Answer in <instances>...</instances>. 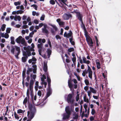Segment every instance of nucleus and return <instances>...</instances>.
Returning <instances> with one entry per match:
<instances>
[{
	"label": "nucleus",
	"instance_id": "nucleus-1",
	"mask_svg": "<svg viewBox=\"0 0 121 121\" xmlns=\"http://www.w3.org/2000/svg\"><path fill=\"white\" fill-rule=\"evenodd\" d=\"M11 49L10 52L11 54L14 55V56L16 58L18 59V56L21 52L20 48L19 47L17 46H13L12 45L11 46Z\"/></svg>",
	"mask_w": 121,
	"mask_h": 121
},
{
	"label": "nucleus",
	"instance_id": "nucleus-2",
	"mask_svg": "<svg viewBox=\"0 0 121 121\" xmlns=\"http://www.w3.org/2000/svg\"><path fill=\"white\" fill-rule=\"evenodd\" d=\"M83 17V16H82V17H81L78 19L81 22V24L80 25L81 27L84 30V32L85 33L84 35L86 38V40L87 43L88 44H89V43L87 39V35L86 34H88V32L86 30L85 25L83 22L82 20Z\"/></svg>",
	"mask_w": 121,
	"mask_h": 121
},
{
	"label": "nucleus",
	"instance_id": "nucleus-3",
	"mask_svg": "<svg viewBox=\"0 0 121 121\" xmlns=\"http://www.w3.org/2000/svg\"><path fill=\"white\" fill-rule=\"evenodd\" d=\"M32 68H30L28 66L27 69L26 71V74L27 76H29L30 73L33 71L34 74H36L37 73V66L36 65H32Z\"/></svg>",
	"mask_w": 121,
	"mask_h": 121
},
{
	"label": "nucleus",
	"instance_id": "nucleus-4",
	"mask_svg": "<svg viewBox=\"0 0 121 121\" xmlns=\"http://www.w3.org/2000/svg\"><path fill=\"white\" fill-rule=\"evenodd\" d=\"M48 25L52 27V28H50L51 33L52 35H55L56 32L58 30L57 27L55 25H52L50 23H49Z\"/></svg>",
	"mask_w": 121,
	"mask_h": 121
},
{
	"label": "nucleus",
	"instance_id": "nucleus-5",
	"mask_svg": "<svg viewBox=\"0 0 121 121\" xmlns=\"http://www.w3.org/2000/svg\"><path fill=\"white\" fill-rule=\"evenodd\" d=\"M73 94H69L68 95V98L67 101L68 103L73 104L74 102V99L73 98Z\"/></svg>",
	"mask_w": 121,
	"mask_h": 121
},
{
	"label": "nucleus",
	"instance_id": "nucleus-6",
	"mask_svg": "<svg viewBox=\"0 0 121 121\" xmlns=\"http://www.w3.org/2000/svg\"><path fill=\"white\" fill-rule=\"evenodd\" d=\"M72 16L71 14L67 12L64 14L63 16V18L65 20H67L69 19L70 17L71 18Z\"/></svg>",
	"mask_w": 121,
	"mask_h": 121
},
{
	"label": "nucleus",
	"instance_id": "nucleus-7",
	"mask_svg": "<svg viewBox=\"0 0 121 121\" xmlns=\"http://www.w3.org/2000/svg\"><path fill=\"white\" fill-rule=\"evenodd\" d=\"M65 111L66 114L70 115L72 111V108H70L69 106H67L66 107Z\"/></svg>",
	"mask_w": 121,
	"mask_h": 121
},
{
	"label": "nucleus",
	"instance_id": "nucleus-8",
	"mask_svg": "<svg viewBox=\"0 0 121 121\" xmlns=\"http://www.w3.org/2000/svg\"><path fill=\"white\" fill-rule=\"evenodd\" d=\"M43 69L44 72V74H48L47 72L48 66L47 63L45 62H43Z\"/></svg>",
	"mask_w": 121,
	"mask_h": 121
},
{
	"label": "nucleus",
	"instance_id": "nucleus-9",
	"mask_svg": "<svg viewBox=\"0 0 121 121\" xmlns=\"http://www.w3.org/2000/svg\"><path fill=\"white\" fill-rule=\"evenodd\" d=\"M77 10V9L74 10L73 11L74 12V13H75L76 14V17L77 18V19H78L81 17H82L83 16L82 14L80 13V12L76 11Z\"/></svg>",
	"mask_w": 121,
	"mask_h": 121
},
{
	"label": "nucleus",
	"instance_id": "nucleus-10",
	"mask_svg": "<svg viewBox=\"0 0 121 121\" xmlns=\"http://www.w3.org/2000/svg\"><path fill=\"white\" fill-rule=\"evenodd\" d=\"M23 38L22 36H19L16 39L15 41L17 43L20 44L21 42V40H22Z\"/></svg>",
	"mask_w": 121,
	"mask_h": 121
},
{
	"label": "nucleus",
	"instance_id": "nucleus-11",
	"mask_svg": "<svg viewBox=\"0 0 121 121\" xmlns=\"http://www.w3.org/2000/svg\"><path fill=\"white\" fill-rule=\"evenodd\" d=\"M48 90L47 92L46 96L47 97H49L52 94V90H49L47 89Z\"/></svg>",
	"mask_w": 121,
	"mask_h": 121
},
{
	"label": "nucleus",
	"instance_id": "nucleus-12",
	"mask_svg": "<svg viewBox=\"0 0 121 121\" xmlns=\"http://www.w3.org/2000/svg\"><path fill=\"white\" fill-rule=\"evenodd\" d=\"M68 86L69 88L70 87H72L73 86V84L72 83L71 80V79H69L68 80Z\"/></svg>",
	"mask_w": 121,
	"mask_h": 121
},
{
	"label": "nucleus",
	"instance_id": "nucleus-13",
	"mask_svg": "<svg viewBox=\"0 0 121 121\" xmlns=\"http://www.w3.org/2000/svg\"><path fill=\"white\" fill-rule=\"evenodd\" d=\"M70 115L69 114H67L65 113L64 114L63 118V120H65L66 119H68Z\"/></svg>",
	"mask_w": 121,
	"mask_h": 121
},
{
	"label": "nucleus",
	"instance_id": "nucleus-14",
	"mask_svg": "<svg viewBox=\"0 0 121 121\" xmlns=\"http://www.w3.org/2000/svg\"><path fill=\"white\" fill-rule=\"evenodd\" d=\"M34 83V81L32 79H30L29 82V87L31 88L33 87V85Z\"/></svg>",
	"mask_w": 121,
	"mask_h": 121
},
{
	"label": "nucleus",
	"instance_id": "nucleus-15",
	"mask_svg": "<svg viewBox=\"0 0 121 121\" xmlns=\"http://www.w3.org/2000/svg\"><path fill=\"white\" fill-rule=\"evenodd\" d=\"M11 42L10 43L11 44L14 45L15 44V43L14 40V37L11 36L10 37Z\"/></svg>",
	"mask_w": 121,
	"mask_h": 121
},
{
	"label": "nucleus",
	"instance_id": "nucleus-16",
	"mask_svg": "<svg viewBox=\"0 0 121 121\" xmlns=\"http://www.w3.org/2000/svg\"><path fill=\"white\" fill-rule=\"evenodd\" d=\"M36 74H34L33 73H30V79H33L35 78H36Z\"/></svg>",
	"mask_w": 121,
	"mask_h": 121
},
{
	"label": "nucleus",
	"instance_id": "nucleus-17",
	"mask_svg": "<svg viewBox=\"0 0 121 121\" xmlns=\"http://www.w3.org/2000/svg\"><path fill=\"white\" fill-rule=\"evenodd\" d=\"M31 59H32L33 60V62L32 63V64L33 65H33L34 64L35 65V64L36 63V59L35 58V57L33 56L32 58Z\"/></svg>",
	"mask_w": 121,
	"mask_h": 121
},
{
	"label": "nucleus",
	"instance_id": "nucleus-18",
	"mask_svg": "<svg viewBox=\"0 0 121 121\" xmlns=\"http://www.w3.org/2000/svg\"><path fill=\"white\" fill-rule=\"evenodd\" d=\"M90 90L91 91V92H92L94 94H96L97 92V91L91 87H89Z\"/></svg>",
	"mask_w": 121,
	"mask_h": 121
},
{
	"label": "nucleus",
	"instance_id": "nucleus-19",
	"mask_svg": "<svg viewBox=\"0 0 121 121\" xmlns=\"http://www.w3.org/2000/svg\"><path fill=\"white\" fill-rule=\"evenodd\" d=\"M42 32L46 34H48L49 33L48 30L47 29H42Z\"/></svg>",
	"mask_w": 121,
	"mask_h": 121
},
{
	"label": "nucleus",
	"instance_id": "nucleus-20",
	"mask_svg": "<svg viewBox=\"0 0 121 121\" xmlns=\"http://www.w3.org/2000/svg\"><path fill=\"white\" fill-rule=\"evenodd\" d=\"M22 49V50L23 52H24V53L25 52V53H26V55L28 56H30L31 55V52L30 51L27 52L26 51H24L23 50V48Z\"/></svg>",
	"mask_w": 121,
	"mask_h": 121
},
{
	"label": "nucleus",
	"instance_id": "nucleus-21",
	"mask_svg": "<svg viewBox=\"0 0 121 121\" xmlns=\"http://www.w3.org/2000/svg\"><path fill=\"white\" fill-rule=\"evenodd\" d=\"M43 44L42 43L38 44L37 45V47L39 49L38 50H42L43 47Z\"/></svg>",
	"mask_w": 121,
	"mask_h": 121
},
{
	"label": "nucleus",
	"instance_id": "nucleus-22",
	"mask_svg": "<svg viewBox=\"0 0 121 121\" xmlns=\"http://www.w3.org/2000/svg\"><path fill=\"white\" fill-rule=\"evenodd\" d=\"M6 25L5 24H3L2 25L1 27V29L2 31H4L6 28Z\"/></svg>",
	"mask_w": 121,
	"mask_h": 121
},
{
	"label": "nucleus",
	"instance_id": "nucleus-23",
	"mask_svg": "<svg viewBox=\"0 0 121 121\" xmlns=\"http://www.w3.org/2000/svg\"><path fill=\"white\" fill-rule=\"evenodd\" d=\"M46 75L47 76V80L48 82L51 83V81L49 76L48 74Z\"/></svg>",
	"mask_w": 121,
	"mask_h": 121
},
{
	"label": "nucleus",
	"instance_id": "nucleus-24",
	"mask_svg": "<svg viewBox=\"0 0 121 121\" xmlns=\"http://www.w3.org/2000/svg\"><path fill=\"white\" fill-rule=\"evenodd\" d=\"M20 43H21L22 44H23V45H26V40L24 38H23V39H22Z\"/></svg>",
	"mask_w": 121,
	"mask_h": 121
},
{
	"label": "nucleus",
	"instance_id": "nucleus-25",
	"mask_svg": "<svg viewBox=\"0 0 121 121\" xmlns=\"http://www.w3.org/2000/svg\"><path fill=\"white\" fill-rule=\"evenodd\" d=\"M35 88L36 90H38V87L39 86V82L38 81H36L35 83Z\"/></svg>",
	"mask_w": 121,
	"mask_h": 121
},
{
	"label": "nucleus",
	"instance_id": "nucleus-26",
	"mask_svg": "<svg viewBox=\"0 0 121 121\" xmlns=\"http://www.w3.org/2000/svg\"><path fill=\"white\" fill-rule=\"evenodd\" d=\"M73 33L72 32L71 30H70L69 31V33H68L67 35H68V36H69V37H73L72 36Z\"/></svg>",
	"mask_w": 121,
	"mask_h": 121
},
{
	"label": "nucleus",
	"instance_id": "nucleus-27",
	"mask_svg": "<svg viewBox=\"0 0 121 121\" xmlns=\"http://www.w3.org/2000/svg\"><path fill=\"white\" fill-rule=\"evenodd\" d=\"M24 11L22 10H17L16 12V13L17 14H18L19 13L22 14L23 13Z\"/></svg>",
	"mask_w": 121,
	"mask_h": 121
},
{
	"label": "nucleus",
	"instance_id": "nucleus-28",
	"mask_svg": "<svg viewBox=\"0 0 121 121\" xmlns=\"http://www.w3.org/2000/svg\"><path fill=\"white\" fill-rule=\"evenodd\" d=\"M74 49L73 48L71 47L69 48L68 49V51L69 52H72L73 51H74Z\"/></svg>",
	"mask_w": 121,
	"mask_h": 121
},
{
	"label": "nucleus",
	"instance_id": "nucleus-29",
	"mask_svg": "<svg viewBox=\"0 0 121 121\" xmlns=\"http://www.w3.org/2000/svg\"><path fill=\"white\" fill-rule=\"evenodd\" d=\"M95 62L96 64L97 65H98L99 66H100V63L99 60L97 59L95 61Z\"/></svg>",
	"mask_w": 121,
	"mask_h": 121
},
{
	"label": "nucleus",
	"instance_id": "nucleus-30",
	"mask_svg": "<svg viewBox=\"0 0 121 121\" xmlns=\"http://www.w3.org/2000/svg\"><path fill=\"white\" fill-rule=\"evenodd\" d=\"M52 52V51L49 48L48 49L47 51V54H51Z\"/></svg>",
	"mask_w": 121,
	"mask_h": 121
},
{
	"label": "nucleus",
	"instance_id": "nucleus-31",
	"mask_svg": "<svg viewBox=\"0 0 121 121\" xmlns=\"http://www.w3.org/2000/svg\"><path fill=\"white\" fill-rule=\"evenodd\" d=\"M45 15L44 14H43L41 17L40 20L43 21L44 20L45 17Z\"/></svg>",
	"mask_w": 121,
	"mask_h": 121
},
{
	"label": "nucleus",
	"instance_id": "nucleus-32",
	"mask_svg": "<svg viewBox=\"0 0 121 121\" xmlns=\"http://www.w3.org/2000/svg\"><path fill=\"white\" fill-rule=\"evenodd\" d=\"M28 101V99L27 97H26L24 99L23 101V104H25V105H26V104Z\"/></svg>",
	"mask_w": 121,
	"mask_h": 121
},
{
	"label": "nucleus",
	"instance_id": "nucleus-33",
	"mask_svg": "<svg viewBox=\"0 0 121 121\" xmlns=\"http://www.w3.org/2000/svg\"><path fill=\"white\" fill-rule=\"evenodd\" d=\"M11 30V29L10 27H8L7 28L6 31V33H10V31Z\"/></svg>",
	"mask_w": 121,
	"mask_h": 121
},
{
	"label": "nucleus",
	"instance_id": "nucleus-34",
	"mask_svg": "<svg viewBox=\"0 0 121 121\" xmlns=\"http://www.w3.org/2000/svg\"><path fill=\"white\" fill-rule=\"evenodd\" d=\"M27 60L25 58V57L24 56L22 57V62H25Z\"/></svg>",
	"mask_w": 121,
	"mask_h": 121
},
{
	"label": "nucleus",
	"instance_id": "nucleus-35",
	"mask_svg": "<svg viewBox=\"0 0 121 121\" xmlns=\"http://www.w3.org/2000/svg\"><path fill=\"white\" fill-rule=\"evenodd\" d=\"M21 4V2L19 1L15 2L14 3V5L17 6L18 5H20Z\"/></svg>",
	"mask_w": 121,
	"mask_h": 121
},
{
	"label": "nucleus",
	"instance_id": "nucleus-36",
	"mask_svg": "<svg viewBox=\"0 0 121 121\" xmlns=\"http://www.w3.org/2000/svg\"><path fill=\"white\" fill-rule=\"evenodd\" d=\"M26 95H27V97H28V104H29L28 106L29 103H31V104H32L31 103H30L29 100V97H30L29 93H26Z\"/></svg>",
	"mask_w": 121,
	"mask_h": 121
},
{
	"label": "nucleus",
	"instance_id": "nucleus-37",
	"mask_svg": "<svg viewBox=\"0 0 121 121\" xmlns=\"http://www.w3.org/2000/svg\"><path fill=\"white\" fill-rule=\"evenodd\" d=\"M23 110L21 109H19L17 110V113L18 114L22 113Z\"/></svg>",
	"mask_w": 121,
	"mask_h": 121
},
{
	"label": "nucleus",
	"instance_id": "nucleus-38",
	"mask_svg": "<svg viewBox=\"0 0 121 121\" xmlns=\"http://www.w3.org/2000/svg\"><path fill=\"white\" fill-rule=\"evenodd\" d=\"M65 24V22H64L61 21L59 23V25L60 26H63Z\"/></svg>",
	"mask_w": 121,
	"mask_h": 121
},
{
	"label": "nucleus",
	"instance_id": "nucleus-39",
	"mask_svg": "<svg viewBox=\"0 0 121 121\" xmlns=\"http://www.w3.org/2000/svg\"><path fill=\"white\" fill-rule=\"evenodd\" d=\"M50 4L52 5H54L55 3V1L54 0H51L50 1Z\"/></svg>",
	"mask_w": 121,
	"mask_h": 121
},
{
	"label": "nucleus",
	"instance_id": "nucleus-40",
	"mask_svg": "<svg viewBox=\"0 0 121 121\" xmlns=\"http://www.w3.org/2000/svg\"><path fill=\"white\" fill-rule=\"evenodd\" d=\"M78 116L77 114H76L74 116V117H73V119L74 120H77L78 118Z\"/></svg>",
	"mask_w": 121,
	"mask_h": 121
},
{
	"label": "nucleus",
	"instance_id": "nucleus-41",
	"mask_svg": "<svg viewBox=\"0 0 121 121\" xmlns=\"http://www.w3.org/2000/svg\"><path fill=\"white\" fill-rule=\"evenodd\" d=\"M38 52H39V54L41 56H42L43 57H45V54L43 55V56H44V57H43V55H42L41 53H42V50H38Z\"/></svg>",
	"mask_w": 121,
	"mask_h": 121
},
{
	"label": "nucleus",
	"instance_id": "nucleus-42",
	"mask_svg": "<svg viewBox=\"0 0 121 121\" xmlns=\"http://www.w3.org/2000/svg\"><path fill=\"white\" fill-rule=\"evenodd\" d=\"M5 34L4 38L6 39H8L9 37V35L7 33H5Z\"/></svg>",
	"mask_w": 121,
	"mask_h": 121
},
{
	"label": "nucleus",
	"instance_id": "nucleus-43",
	"mask_svg": "<svg viewBox=\"0 0 121 121\" xmlns=\"http://www.w3.org/2000/svg\"><path fill=\"white\" fill-rule=\"evenodd\" d=\"M82 58L83 61V63H86L87 60L86 57L85 56H83L82 57Z\"/></svg>",
	"mask_w": 121,
	"mask_h": 121
},
{
	"label": "nucleus",
	"instance_id": "nucleus-44",
	"mask_svg": "<svg viewBox=\"0 0 121 121\" xmlns=\"http://www.w3.org/2000/svg\"><path fill=\"white\" fill-rule=\"evenodd\" d=\"M83 99L84 101L85 102H86L87 103H89V104H90V103L89 102V99H88L86 98H85Z\"/></svg>",
	"mask_w": 121,
	"mask_h": 121
},
{
	"label": "nucleus",
	"instance_id": "nucleus-45",
	"mask_svg": "<svg viewBox=\"0 0 121 121\" xmlns=\"http://www.w3.org/2000/svg\"><path fill=\"white\" fill-rule=\"evenodd\" d=\"M51 83H48V88L47 89L52 90L51 88Z\"/></svg>",
	"mask_w": 121,
	"mask_h": 121
},
{
	"label": "nucleus",
	"instance_id": "nucleus-46",
	"mask_svg": "<svg viewBox=\"0 0 121 121\" xmlns=\"http://www.w3.org/2000/svg\"><path fill=\"white\" fill-rule=\"evenodd\" d=\"M76 57H73L72 58V60L73 62L74 65H75V64H74V62H76Z\"/></svg>",
	"mask_w": 121,
	"mask_h": 121
},
{
	"label": "nucleus",
	"instance_id": "nucleus-47",
	"mask_svg": "<svg viewBox=\"0 0 121 121\" xmlns=\"http://www.w3.org/2000/svg\"><path fill=\"white\" fill-rule=\"evenodd\" d=\"M38 95L40 96H41L42 95V92L40 90H39L37 93Z\"/></svg>",
	"mask_w": 121,
	"mask_h": 121
},
{
	"label": "nucleus",
	"instance_id": "nucleus-48",
	"mask_svg": "<svg viewBox=\"0 0 121 121\" xmlns=\"http://www.w3.org/2000/svg\"><path fill=\"white\" fill-rule=\"evenodd\" d=\"M84 82L85 84L86 85H88L89 83V81L87 79H85L84 80Z\"/></svg>",
	"mask_w": 121,
	"mask_h": 121
},
{
	"label": "nucleus",
	"instance_id": "nucleus-49",
	"mask_svg": "<svg viewBox=\"0 0 121 121\" xmlns=\"http://www.w3.org/2000/svg\"><path fill=\"white\" fill-rule=\"evenodd\" d=\"M30 95L31 97V99L32 101V103L33 104H34V103L33 102V98L34 97V95L33 94V93H30Z\"/></svg>",
	"mask_w": 121,
	"mask_h": 121
},
{
	"label": "nucleus",
	"instance_id": "nucleus-50",
	"mask_svg": "<svg viewBox=\"0 0 121 121\" xmlns=\"http://www.w3.org/2000/svg\"><path fill=\"white\" fill-rule=\"evenodd\" d=\"M55 37L57 40L61 39V38L60 36L58 35H57L55 36Z\"/></svg>",
	"mask_w": 121,
	"mask_h": 121
},
{
	"label": "nucleus",
	"instance_id": "nucleus-51",
	"mask_svg": "<svg viewBox=\"0 0 121 121\" xmlns=\"http://www.w3.org/2000/svg\"><path fill=\"white\" fill-rule=\"evenodd\" d=\"M95 113V110L94 109H92L91 112V114L92 115H94Z\"/></svg>",
	"mask_w": 121,
	"mask_h": 121
},
{
	"label": "nucleus",
	"instance_id": "nucleus-52",
	"mask_svg": "<svg viewBox=\"0 0 121 121\" xmlns=\"http://www.w3.org/2000/svg\"><path fill=\"white\" fill-rule=\"evenodd\" d=\"M30 77L29 76H27L26 78V79L27 81L29 82L30 81Z\"/></svg>",
	"mask_w": 121,
	"mask_h": 121
},
{
	"label": "nucleus",
	"instance_id": "nucleus-53",
	"mask_svg": "<svg viewBox=\"0 0 121 121\" xmlns=\"http://www.w3.org/2000/svg\"><path fill=\"white\" fill-rule=\"evenodd\" d=\"M43 83V84L44 85V87L45 88H46V86L47 85V82H41V84H42Z\"/></svg>",
	"mask_w": 121,
	"mask_h": 121
},
{
	"label": "nucleus",
	"instance_id": "nucleus-54",
	"mask_svg": "<svg viewBox=\"0 0 121 121\" xmlns=\"http://www.w3.org/2000/svg\"><path fill=\"white\" fill-rule=\"evenodd\" d=\"M23 56H24L25 57L26 59L27 60V59L28 58V56L26 55L25 54H24V52H23Z\"/></svg>",
	"mask_w": 121,
	"mask_h": 121
},
{
	"label": "nucleus",
	"instance_id": "nucleus-55",
	"mask_svg": "<svg viewBox=\"0 0 121 121\" xmlns=\"http://www.w3.org/2000/svg\"><path fill=\"white\" fill-rule=\"evenodd\" d=\"M27 18V16H26V15H23L22 16V19L23 20H26Z\"/></svg>",
	"mask_w": 121,
	"mask_h": 121
},
{
	"label": "nucleus",
	"instance_id": "nucleus-56",
	"mask_svg": "<svg viewBox=\"0 0 121 121\" xmlns=\"http://www.w3.org/2000/svg\"><path fill=\"white\" fill-rule=\"evenodd\" d=\"M46 101L44 103H43H43L42 102V104L40 105V106L41 107H43L46 103Z\"/></svg>",
	"mask_w": 121,
	"mask_h": 121
},
{
	"label": "nucleus",
	"instance_id": "nucleus-57",
	"mask_svg": "<svg viewBox=\"0 0 121 121\" xmlns=\"http://www.w3.org/2000/svg\"><path fill=\"white\" fill-rule=\"evenodd\" d=\"M60 35H63V29L61 28L60 29Z\"/></svg>",
	"mask_w": 121,
	"mask_h": 121
},
{
	"label": "nucleus",
	"instance_id": "nucleus-58",
	"mask_svg": "<svg viewBox=\"0 0 121 121\" xmlns=\"http://www.w3.org/2000/svg\"><path fill=\"white\" fill-rule=\"evenodd\" d=\"M22 79H24L26 77V73H22Z\"/></svg>",
	"mask_w": 121,
	"mask_h": 121
},
{
	"label": "nucleus",
	"instance_id": "nucleus-59",
	"mask_svg": "<svg viewBox=\"0 0 121 121\" xmlns=\"http://www.w3.org/2000/svg\"><path fill=\"white\" fill-rule=\"evenodd\" d=\"M26 21L27 22L31 21V18L29 17H28L26 19Z\"/></svg>",
	"mask_w": 121,
	"mask_h": 121
},
{
	"label": "nucleus",
	"instance_id": "nucleus-60",
	"mask_svg": "<svg viewBox=\"0 0 121 121\" xmlns=\"http://www.w3.org/2000/svg\"><path fill=\"white\" fill-rule=\"evenodd\" d=\"M84 89L86 91H87L89 89V87L88 86H85L84 88Z\"/></svg>",
	"mask_w": 121,
	"mask_h": 121
},
{
	"label": "nucleus",
	"instance_id": "nucleus-61",
	"mask_svg": "<svg viewBox=\"0 0 121 121\" xmlns=\"http://www.w3.org/2000/svg\"><path fill=\"white\" fill-rule=\"evenodd\" d=\"M29 83L28 82H26L25 83V85L28 88H29Z\"/></svg>",
	"mask_w": 121,
	"mask_h": 121
},
{
	"label": "nucleus",
	"instance_id": "nucleus-62",
	"mask_svg": "<svg viewBox=\"0 0 121 121\" xmlns=\"http://www.w3.org/2000/svg\"><path fill=\"white\" fill-rule=\"evenodd\" d=\"M34 28V26H31L29 28V30L30 31H32L33 29Z\"/></svg>",
	"mask_w": 121,
	"mask_h": 121
},
{
	"label": "nucleus",
	"instance_id": "nucleus-63",
	"mask_svg": "<svg viewBox=\"0 0 121 121\" xmlns=\"http://www.w3.org/2000/svg\"><path fill=\"white\" fill-rule=\"evenodd\" d=\"M90 121H92L94 120V118L93 116H91L90 117Z\"/></svg>",
	"mask_w": 121,
	"mask_h": 121
},
{
	"label": "nucleus",
	"instance_id": "nucleus-64",
	"mask_svg": "<svg viewBox=\"0 0 121 121\" xmlns=\"http://www.w3.org/2000/svg\"><path fill=\"white\" fill-rule=\"evenodd\" d=\"M17 20L19 21H20L21 19V17L20 16H18L17 17Z\"/></svg>",
	"mask_w": 121,
	"mask_h": 121
}]
</instances>
